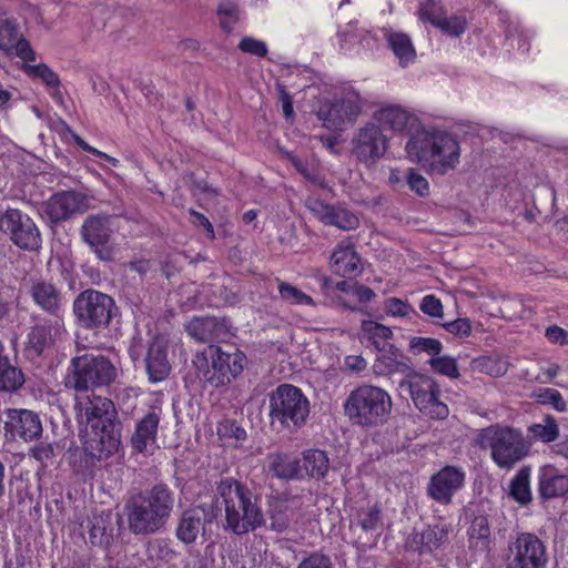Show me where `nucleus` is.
Wrapping results in <instances>:
<instances>
[{"instance_id":"obj_43","label":"nucleus","mask_w":568,"mask_h":568,"mask_svg":"<svg viewBox=\"0 0 568 568\" xmlns=\"http://www.w3.org/2000/svg\"><path fill=\"white\" fill-rule=\"evenodd\" d=\"M278 294L284 302L291 305L315 306V302L310 295L290 283L280 281Z\"/></svg>"},{"instance_id":"obj_16","label":"nucleus","mask_w":568,"mask_h":568,"mask_svg":"<svg viewBox=\"0 0 568 568\" xmlns=\"http://www.w3.org/2000/svg\"><path fill=\"white\" fill-rule=\"evenodd\" d=\"M363 103L359 94L347 92L343 98L323 103L316 112L318 120L329 130H344L346 125L356 121L361 114Z\"/></svg>"},{"instance_id":"obj_33","label":"nucleus","mask_w":568,"mask_h":568,"mask_svg":"<svg viewBox=\"0 0 568 568\" xmlns=\"http://www.w3.org/2000/svg\"><path fill=\"white\" fill-rule=\"evenodd\" d=\"M385 39L400 67L406 68L415 61L416 50L407 33L389 30L385 32Z\"/></svg>"},{"instance_id":"obj_53","label":"nucleus","mask_w":568,"mask_h":568,"mask_svg":"<svg viewBox=\"0 0 568 568\" xmlns=\"http://www.w3.org/2000/svg\"><path fill=\"white\" fill-rule=\"evenodd\" d=\"M239 49L245 53H250L260 58H263L267 54L266 43L252 37H244L239 43Z\"/></svg>"},{"instance_id":"obj_37","label":"nucleus","mask_w":568,"mask_h":568,"mask_svg":"<svg viewBox=\"0 0 568 568\" xmlns=\"http://www.w3.org/2000/svg\"><path fill=\"white\" fill-rule=\"evenodd\" d=\"M530 467H521L509 483V496L523 506L528 505L532 499L530 490Z\"/></svg>"},{"instance_id":"obj_51","label":"nucleus","mask_w":568,"mask_h":568,"mask_svg":"<svg viewBox=\"0 0 568 568\" xmlns=\"http://www.w3.org/2000/svg\"><path fill=\"white\" fill-rule=\"evenodd\" d=\"M537 402L544 405H551L558 412H565L567 404L561 394L555 388L540 389L536 395Z\"/></svg>"},{"instance_id":"obj_58","label":"nucleus","mask_w":568,"mask_h":568,"mask_svg":"<svg viewBox=\"0 0 568 568\" xmlns=\"http://www.w3.org/2000/svg\"><path fill=\"white\" fill-rule=\"evenodd\" d=\"M31 455L41 463L42 466L47 467L52 463L55 454L52 444L40 443L31 449Z\"/></svg>"},{"instance_id":"obj_41","label":"nucleus","mask_w":568,"mask_h":568,"mask_svg":"<svg viewBox=\"0 0 568 568\" xmlns=\"http://www.w3.org/2000/svg\"><path fill=\"white\" fill-rule=\"evenodd\" d=\"M528 432L532 438L542 443H551L559 436L558 424L556 419L549 415L545 416L542 423L529 426Z\"/></svg>"},{"instance_id":"obj_24","label":"nucleus","mask_w":568,"mask_h":568,"mask_svg":"<svg viewBox=\"0 0 568 568\" xmlns=\"http://www.w3.org/2000/svg\"><path fill=\"white\" fill-rule=\"evenodd\" d=\"M160 422V408L150 409L136 420L134 432L130 438V444L134 453H144L150 446L155 444Z\"/></svg>"},{"instance_id":"obj_56","label":"nucleus","mask_w":568,"mask_h":568,"mask_svg":"<svg viewBox=\"0 0 568 568\" xmlns=\"http://www.w3.org/2000/svg\"><path fill=\"white\" fill-rule=\"evenodd\" d=\"M443 327L450 334L460 338L468 337L471 333V323L468 318H457L452 322H446Z\"/></svg>"},{"instance_id":"obj_5","label":"nucleus","mask_w":568,"mask_h":568,"mask_svg":"<svg viewBox=\"0 0 568 568\" xmlns=\"http://www.w3.org/2000/svg\"><path fill=\"white\" fill-rule=\"evenodd\" d=\"M193 364L197 378L219 388L229 385L243 372L246 356L236 348L227 352L220 346L209 345L205 351L195 355Z\"/></svg>"},{"instance_id":"obj_19","label":"nucleus","mask_w":568,"mask_h":568,"mask_svg":"<svg viewBox=\"0 0 568 568\" xmlns=\"http://www.w3.org/2000/svg\"><path fill=\"white\" fill-rule=\"evenodd\" d=\"M372 121L382 126L384 132L406 134L418 130L419 120L407 108L399 104H384L374 110Z\"/></svg>"},{"instance_id":"obj_48","label":"nucleus","mask_w":568,"mask_h":568,"mask_svg":"<svg viewBox=\"0 0 568 568\" xmlns=\"http://www.w3.org/2000/svg\"><path fill=\"white\" fill-rule=\"evenodd\" d=\"M17 23L11 19L0 22V50L6 54L12 53V45L20 37Z\"/></svg>"},{"instance_id":"obj_28","label":"nucleus","mask_w":568,"mask_h":568,"mask_svg":"<svg viewBox=\"0 0 568 568\" xmlns=\"http://www.w3.org/2000/svg\"><path fill=\"white\" fill-rule=\"evenodd\" d=\"M331 266L334 273L343 277H353L362 272L359 256L349 242H342L334 248Z\"/></svg>"},{"instance_id":"obj_6","label":"nucleus","mask_w":568,"mask_h":568,"mask_svg":"<svg viewBox=\"0 0 568 568\" xmlns=\"http://www.w3.org/2000/svg\"><path fill=\"white\" fill-rule=\"evenodd\" d=\"M481 448L490 449L493 462L504 470L513 469L530 452L524 434L514 427L494 425L484 428L478 438Z\"/></svg>"},{"instance_id":"obj_40","label":"nucleus","mask_w":568,"mask_h":568,"mask_svg":"<svg viewBox=\"0 0 568 568\" xmlns=\"http://www.w3.org/2000/svg\"><path fill=\"white\" fill-rule=\"evenodd\" d=\"M362 328L377 352L383 347L393 346L388 342L393 336V332L389 327L372 321H365L363 322Z\"/></svg>"},{"instance_id":"obj_59","label":"nucleus","mask_w":568,"mask_h":568,"mask_svg":"<svg viewBox=\"0 0 568 568\" xmlns=\"http://www.w3.org/2000/svg\"><path fill=\"white\" fill-rule=\"evenodd\" d=\"M217 434L222 437H230L236 440H243L246 437L245 429L231 420L221 423L217 427Z\"/></svg>"},{"instance_id":"obj_11","label":"nucleus","mask_w":568,"mask_h":568,"mask_svg":"<svg viewBox=\"0 0 568 568\" xmlns=\"http://www.w3.org/2000/svg\"><path fill=\"white\" fill-rule=\"evenodd\" d=\"M398 387L400 394L408 395L423 414L434 419L448 416V407L439 400V387L430 376L410 373L399 382Z\"/></svg>"},{"instance_id":"obj_30","label":"nucleus","mask_w":568,"mask_h":568,"mask_svg":"<svg viewBox=\"0 0 568 568\" xmlns=\"http://www.w3.org/2000/svg\"><path fill=\"white\" fill-rule=\"evenodd\" d=\"M185 331L194 341L211 344L225 334V325L216 317H193L185 324Z\"/></svg>"},{"instance_id":"obj_45","label":"nucleus","mask_w":568,"mask_h":568,"mask_svg":"<svg viewBox=\"0 0 568 568\" xmlns=\"http://www.w3.org/2000/svg\"><path fill=\"white\" fill-rule=\"evenodd\" d=\"M428 364L432 369L443 376H446L450 379H456L459 377V367L456 358L448 355H437L435 357H430L428 359Z\"/></svg>"},{"instance_id":"obj_55","label":"nucleus","mask_w":568,"mask_h":568,"mask_svg":"<svg viewBox=\"0 0 568 568\" xmlns=\"http://www.w3.org/2000/svg\"><path fill=\"white\" fill-rule=\"evenodd\" d=\"M297 568H334L331 558L321 552H312L301 560Z\"/></svg>"},{"instance_id":"obj_54","label":"nucleus","mask_w":568,"mask_h":568,"mask_svg":"<svg viewBox=\"0 0 568 568\" xmlns=\"http://www.w3.org/2000/svg\"><path fill=\"white\" fill-rule=\"evenodd\" d=\"M407 184L412 191L419 196L428 194L429 184L428 181L414 169H409L406 175Z\"/></svg>"},{"instance_id":"obj_38","label":"nucleus","mask_w":568,"mask_h":568,"mask_svg":"<svg viewBox=\"0 0 568 568\" xmlns=\"http://www.w3.org/2000/svg\"><path fill=\"white\" fill-rule=\"evenodd\" d=\"M176 555L171 540L166 538H155L149 541L146 547L148 560L155 566L170 564L176 558Z\"/></svg>"},{"instance_id":"obj_62","label":"nucleus","mask_w":568,"mask_h":568,"mask_svg":"<svg viewBox=\"0 0 568 568\" xmlns=\"http://www.w3.org/2000/svg\"><path fill=\"white\" fill-rule=\"evenodd\" d=\"M115 398L119 404H123V407L129 410L134 408L138 398V392L133 387H119L115 390Z\"/></svg>"},{"instance_id":"obj_47","label":"nucleus","mask_w":568,"mask_h":568,"mask_svg":"<svg viewBox=\"0 0 568 568\" xmlns=\"http://www.w3.org/2000/svg\"><path fill=\"white\" fill-rule=\"evenodd\" d=\"M23 71L29 77L41 79L50 88H59L60 85L59 75L47 64H24Z\"/></svg>"},{"instance_id":"obj_49","label":"nucleus","mask_w":568,"mask_h":568,"mask_svg":"<svg viewBox=\"0 0 568 568\" xmlns=\"http://www.w3.org/2000/svg\"><path fill=\"white\" fill-rule=\"evenodd\" d=\"M435 28L440 29L443 32L450 37H459L467 29V20L463 16H452L447 18L445 14L437 21Z\"/></svg>"},{"instance_id":"obj_18","label":"nucleus","mask_w":568,"mask_h":568,"mask_svg":"<svg viewBox=\"0 0 568 568\" xmlns=\"http://www.w3.org/2000/svg\"><path fill=\"white\" fill-rule=\"evenodd\" d=\"M4 432L11 439L20 438L24 442L38 439L42 434L40 416L30 409L6 408Z\"/></svg>"},{"instance_id":"obj_15","label":"nucleus","mask_w":568,"mask_h":568,"mask_svg":"<svg viewBox=\"0 0 568 568\" xmlns=\"http://www.w3.org/2000/svg\"><path fill=\"white\" fill-rule=\"evenodd\" d=\"M111 219L106 214H91L84 219L80 229L82 241L103 262H111L114 256V251L109 244L113 232Z\"/></svg>"},{"instance_id":"obj_63","label":"nucleus","mask_w":568,"mask_h":568,"mask_svg":"<svg viewBox=\"0 0 568 568\" xmlns=\"http://www.w3.org/2000/svg\"><path fill=\"white\" fill-rule=\"evenodd\" d=\"M545 336L551 343L559 344V345H568V331H566L557 325L549 326L546 329Z\"/></svg>"},{"instance_id":"obj_27","label":"nucleus","mask_w":568,"mask_h":568,"mask_svg":"<svg viewBox=\"0 0 568 568\" xmlns=\"http://www.w3.org/2000/svg\"><path fill=\"white\" fill-rule=\"evenodd\" d=\"M538 493L542 499H551L568 493V476L551 465L538 470Z\"/></svg>"},{"instance_id":"obj_3","label":"nucleus","mask_w":568,"mask_h":568,"mask_svg":"<svg viewBox=\"0 0 568 568\" xmlns=\"http://www.w3.org/2000/svg\"><path fill=\"white\" fill-rule=\"evenodd\" d=\"M215 499L216 506L224 509L225 530L241 536L265 526L258 497L233 477H224L216 483Z\"/></svg>"},{"instance_id":"obj_20","label":"nucleus","mask_w":568,"mask_h":568,"mask_svg":"<svg viewBox=\"0 0 568 568\" xmlns=\"http://www.w3.org/2000/svg\"><path fill=\"white\" fill-rule=\"evenodd\" d=\"M465 471L462 467L445 466L432 476L427 487L428 495L443 505L452 503V498L465 483Z\"/></svg>"},{"instance_id":"obj_57","label":"nucleus","mask_w":568,"mask_h":568,"mask_svg":"<svg viewBox=\"0 0 568 568\" xmlns=\"http://www.w3.org/2000/svg\"><path fill=\"white\" fill-rule=\"evenodd\" d=\"M420 311L430 317L443 316V304L435 295H426L419 304Z\"/></svg>"},{"instance_id":"obj_2","label":"nucleus","mask_w":568,"mask_h":568,"mask_svg":"<svg viewBox=\"0 0 568 568\" xmlns=\"http://www.w3.org/2000/svg\"><path fill=\"white\" fill-rule=\"evenodd\" d=\"M174 504V491L163 483L133 493L123 506L129 531L135 536H150L161 531L172 516Z\"/></svg>"},{"instance_id":"obj_23","label":"nucleus","mask_w":568,"mask_h":568,"mask_svg":"<svg viewBox=\"0 0 568 568\" xmlns=\"http://www.w3.org/2000/svg\"><path fill=\"white\" fill-rule=\"evenodd\" d=\"M306 206L317 220L326 225L351 231L359 224L357 216L345 207L331 205L318 199L308 200Z\"/></svg>"},{"instance_id":"obj_39","label":"nucleus","mask_w":568,"mask_h":568,"mask_svg":"<svg viewBox=\"0 0 568 568\" xmlns=\"http://www.w3.org/2000/svg\"><path fill=\"white\" fill-rule=\"evenodd\" d=\"M24 384L23 373L4 356L0 359V390L16 392Z\"/></svg>"},{"instance_id":"obj_25","label":"nucleus","mask_w":568,"mask_h":568,"mask_svg":"<svg viewBox=\"0 0 568 568\" xmlns=\"http://www.w3.org/2000/svg\"><path fill=\"white\" fill-rule=\"evenodd\" d=\"M144 362L151 383H160L166 379L172 369L168 343L162 338H154L149 344Z\"/></svg>"},{"instance_id":"obj_42","label":"nucleus","mask_w":568,"mask_h":568,"mask_svg":"<svg viewBox=\"0 0 568 568\" xmlns=\"http://www.w3.org/2000/svg\"><path fill=\"white\" fill-rule=\"evenodd\" d=\"M475 366L480 373L493 377L504 376L509 368V364L500 356H481L475 359Z\"/></svg>"},{"instance_id":"obj_61","label":"nucleus","mask_w":568,"mask_h":568,"mask_svg":"<svg viewBox=\"0 0 568 568\" xmlns=\"http://www.w3.org/2000/svg\"><path fill=\"white\" fill-rule=\"evenodd\" d=\"M19 57L23 61H34L36 52L31 48L30 42L20 36L12 45V53Z\"/></svg>"},{"instance_id":"obj_12","label":"nucleus","mask_w":568,"mask_h":568,"mask_svg":"<svg viewBox=\"0 0 568 568\" xmlns=\"http://www.w3.org/2000/svg\"><path fill=\"white\" fill-rule=\"evenodd\" d=\"M118 307L114 300L98 290L81 292L73 302V313L81 326L90 329L108 327Z\"/></svg>"},{"instance_id":"obj_32","label":"nucleus","mask_w":568,"mask_h":568,"mask_svg":"<svg viewBox=\"0 0 568 568\" xmlns=\"http://www.w3.org/2000/svg\"><path fill=\"white\" fill-rule=\"evenodd\" d=\"M468 549L475 555H488L491 547V532L486 516H476L467 529Z\"/></svg>"},{"instance_id":"obj_29","label":"nucleus","mask_w":568,"mask_h":568,"mask_svg":"<svg viewBox=\"0 0 568 568\" xmlns=\"http://www.w3.org/2000/svg\"><path fill=\"white\" fill-rule=\"evenodd\" d=\"M450 525L437 524L428 526L420 532L412 535L410 548L419 554H430L448 541Z\"/></svg>"},{"instance_id":"obj_7","label":"nucleus","mask_w":568,"mask_h":568,"mask_svg":"<svg viewBox=\"0 0 568 568\" xmlns=\"http://www.w3.org/2000/svg\"><path fill=\"white\" fill-rule=\"evenodd\" d=\"M344 410L354 425L376 426L389 415L392 398L383 388L364 384L349 393Z\"/></svg>"},{"instance_id":"obj_22","label":"nucleus","mask_w":568,"mask_h":568,"mask_svg":"<svg viewBox=\"0 0 568 568\" xmlns=\"http://www.w3.org/2000/svg\"><path fill=\"white\" fill-rule=\"evenodd\" d=\"M28 294L41 311L53 317H60L64 298L54 283L44 278H31Z\"/></svg>"},{"instance_id":"obj_44","label":"nucleus","mask_w":568,"mask_h":568,"mask_svg":"<svg viewBox=\"0 0 568 568\" xmlns=\"http://www.w3.org/2000/svg\"><path fill=\"white\" fill-rule=\"evenodd\" d=\"M239 14L240 11L236 3L229 0L221 1L217 7L221 29L226 33L232 32L239 21Z\"/></svg>"},{"instance_id":"obj_46","label":"nucleus","mask_w":568,"mask_h":568,"mask_svg":"<svg viewBox=\"0 0 568 568\" xmlns=\"http://www.w3.org/2000/svg\"><path fill=\"white\" fill-rule=\"evenodd\" d=\"M442 349L443 344L436 338L414 336L409 339V351L414 355L426 353L430 357H435L440 354Z\"/></svg>"},{"instance_id":"obj_14","label":"nucleus","mask_w":568,"mask_h":568,"mask_svg":"<svg viewBox=\"0 0 568 568\" xmlns=\"http://www.w3.org/2000/svg\"><path fill=\"white\" fill-rule=\"evenodd\" d=\"M504 561L505 568H546V546L532 534H519L509 542Z\"/></svg>"},{"instance_id":"obj_1","label":"nucleus","mask_w":568,"mask_h":568,"mask_svg":"<svg viewBox=\"0 0 568 568\" xmlns=\"http://www.w3.org/2000/svg\"><path fill=\"white\" fill-rule=\"evenodd\" d=\"M75 409L79 422L90 427L84 442L85 453L99 460L115 453L121 444V424L114 403L106 397L85 394L77 397Z\"/></svg>"},{"instance_id":"obj_4","label":"nucleus","mask_w":568,"mask_h":568,"mask_svg":"<svg viewBox=\"0 0 568 568\" xmlns=\"http://www.w3.org/2000/svg\"><path fill=\"white\" fill-rule=\"evenodd\" d=\"M405 150L412 161L438 175H445L459 164V142L446 131L417 130L407 141Z\"/></svg>"},{"instance_id":"obj_10","label":"nucleus","mask_w":568,"mask_h":568,"mask_svg":"<svg viewBox=\"0 0 568 568\" xmlns=\"http://www.w3.org/2000/svg\"><path fill=\"white\" fill-rule=\"evenodd\" d=\"M351 154L365 168H374L387 153L390 136L372 119L362 123L349 142Z\"/></svg>"},{"instance_id":"obj_60","label":"nucleus","mask_w":568,"mask_h":568,"mask_svg":"<svg viewBox=\"0 0 568 568\" xmlns=\"http://www.w3.org/2000/svg\"><path fill=\"white\" fill-rule=\"evenodd\" d=\"M14 290L13 285L4 284V280H0V323L9 316L11 308L7 297H10Z\"/></svg>"},{"instance_id":"obj_52","label":"nucleus","mask_w":568,"mask_h":568,"mask_svg":"<svg viewBox=\"0 0 568 568\" xmlns=\"http://www.w3.org/2000/svg\"><path fill=\"white\" fill-rule=\"evenodd\" d=\"M291 523V517L287 514L286 507L282 504L275 505L271 509L270 514V528L274 531L282 532L285 531Z\"/></svg>"},{"instance_id":"obj_26","label":"nucleus","mask_w":568,"mask_h":568,"mask_svg":"<svg viewBox=\"0 0 568 568\" xmlns=\"http://www.w3.org/2000/svg\"><path fill=\"white\" fill-rule=\"evenodd\" d=\"M206 524V514L204 509L190 508L184 510L176 524L175 536L176 538L185 544H193L200 532L204 531Z\"/></svg>"},{"instance_id":"obj_50","label":"nucleus","mask_w":568,"mask_h":568,"mask_svg":"<svg viewBox=\"0 0 568 568\" xmlns=\"http://www.w3.org/2000/svg\"><path fill=\"white\" fill-rule=\"evenodd\" d=\"M445 14L444 8L435 0H423L420 1L418 9V18L423 22H429L436 27L437 21Z\"/></svg>"},{"instance_id":"obj_34","label":"nucleus","mask_w":568,"mask_h":568,"mask_svg":"<svg viewBox=\"0 0 568 568\" xmlns=\"http://www.w3.org/2000/svg\"><path fill=\"white\" fill-rule=\"evenodd\" d=\"M351 528H359L366 536L379 535L383 529V514L378 505H371L357 510L351 520Z\"/></svg>"},{"instance_id":"obj_17","label":"nucleus","mask_w":568,"mask_h":568,"mask_svg":"<svg viewBox=\"0 0 568 568\" xmlns=\"http://www.w3.org/2000/svg\"><path fill=\"white\" fill-rule=\"evenodd\" d=\"M32 318L34 324L27 334L26 352L29 357L37 358L52 348L67 331L61 317L33 316Z\"/></svg>"},{"instance_id":"obj_8","label":"nucleus","mask_w":568,"mask_h":568,"mask_svg":"<svg viewBox=\"0 0 568 568\" xmlns=\"http://www.w3.org/2000/svg\"><path fill=\"white\" fill-rule=\"evenodd\" d=\"M118 377V368L104 355L85 353L71 359L64 385L75 392L108 386Z\"/></svg>"},{"instance_id":"obj_21","label":"nucleus","mask_w":568,"mask_h":568,"mask_svg":"<svg viewBox=\"0 0 568 568\" xmlns=\"http://www.w3.org/2000/svg\"><path fill=\"white\" fill-rule=\"evenodd\" d=\"M89 209V199L77 191L59 192L50 197L45 205V213L52 223L70 219L74 214L83 213Z\"/></svg>"},{"instance_id":"obj_36","label":"nucleus","mask_w":568,"mask_h":568,"mask_svg":"<svg viewBox=\"0 0 568 568\" xmlns=\"http://www.w3.org/2000/svg\"><path fill=\"white\" fill-rule=\"evenodd\" d=\"M302 471L315 479H322L329 469V459L327 454L321 449H307L302 457Z\"/></svg>"},{"instance_id":"obj_9","label":"nucleus","mask_w":568,"mask_h":568,"mask_svg":"<svg viewBox=\"0 0 568 568\" xmlns=\"http://www.w3.org/2000/svg\"><path fill=\"white\" fill-rule=\"evenodd\" d=\"M310 415V400L291 384H281L270 394V417L285 428L302 427Z\"/></svg>"},{"instance_id":"obj_13","label":"nucleus","mask_w":568,"mask_h":568,"mask_svg":"<svg viewBox=\"0 0 568 568\" xmlns=\"http://www.w3.org/2000/svg\"><path fill=\"white\" fill-rule=\"evenodd\" d=\"M0 230L23 251L37 252L42 246L39 227L27 213L18 209H8L0 216Z\"/></svg>"},{"instance_id":"obj_64","label":"nucleus","mask_w":568,"mask_h":568,"mask_svg":"<svg viewBox=\"0 0 568 568\" xmlns=\"http://www.w3.org/2000/svg\"><path fill=\"white\" fill-rule=\"evenodd\" d=\"M222 568H261L260 565L246 566V559L237 551H231L223 561Z\"/></svg>"},{"instance_id":"obj_31","label":"nucleus","mask_w":568,"mask_h":568,"mask_svg":"<svg viewBox=\"0 0 568 568\" xmlns=\"http://www.w3.org/2000/svg\"><path fill=\"white\" fill-rule=\"evenodd\" d=\"M408 369V358L394 345L381 348L373 364L374 374L379 376L404 373Z\"/></svg>"},{"instance_id":"obj_35","label":"nucleus","mask_w":568,"mask_h":568,"mask_svg":"<svg viewBox=\"0 0 568 568\" xmlns=\"http://www.w3.org/2000/svg\"><path fill=\"white\" fill-rule=\"evenodd\" d=\"M268 469L273 475L281 479H294L302 477L301 462L287 454H270Z\"/></svg>"}]
</instances>
